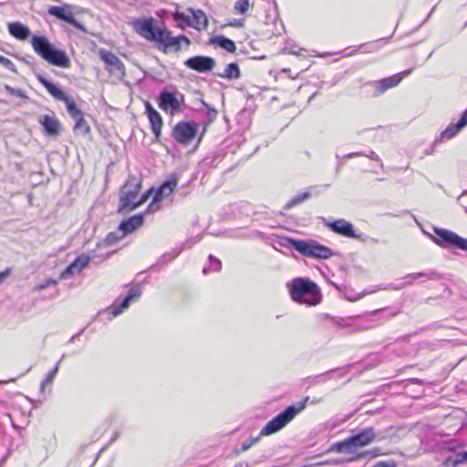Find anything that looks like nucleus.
<instances>
[{
    "label": "nucleus",
    "mask_w": 467,
    "mask_h": 467,
    "mask_svg": "<svg viewBox=\"0 0 467 467\" xmlns=\"http://www.w3.org/2000/svg\"><path fill=\"white\" fill-rule=\"evenodd\" d=\"M140 179L136 176H130L119 192V213H130L147 201L152 190L143 194H140Z\"/></svg>",
    "instance_id": "1"
},
{
    "label": "nucleus",
    "mask_w": 467,
    "mask_h": 467,
    "mask_svg": "<svg viewBox=\"0 0 467 467\" xmlns=\"http://www.w3.org/2000/svg\"><path fill=\"white\" fill-rule=\"evenodd\" d=\"M291 299L298 304L316 306L322 296L317 285L308 278L296 277L286 284Z\"/></svg>",
    "instance_id": "2"
},
{
    "label": "nucleus",
    "mask_w": 467,
    "mask_h": 467,
    "mask_svg": "<svg viewBox=\"0 0 467 467\" xmlns=\"http://www.w3.org/2000/svg\"><path fill=\"white\" fill-rule=\"evenodd\" d=\"M31 44L35 52L48 63L64 68L69 67L70 61L66 53L55 48L46 36H34Z\"/></svg>",
    "instance_id": "3"
},
{
    "label": "nucleus",
    "mask_w": 467,
    "mask_h": 467,
    "mask_svg": "<svg viewBox=\"0 0 467 467\" xmlns=\"http://www.w3.org/2000/svg\"><path fill=\"white\" fill-rule=\"evenodd\" d=\"M310 398L305 397L302 400L296 404L286 407L283 411L277 414L275 418L269 420L266 425L261 430L260 435H271L282 430L287 425L298 413L303 411Z\"/></svg>",
    "instance_id": "4"
},
{
    "label": "nucleus",
    "mask_w": 467,
    "mask_h": 467,
    "mask_svg": "<svg viewBox=\"0 0 467 467\" xmlns=\"http://www.w3.org/2000/svg\"><path fill=\"white\" fill-rule=\"evenodd\" d=\"M435 236L429 234L431 240L439 246L445 249H460L467 251V239L456 233L439 227H434Z\"/></svg>",
    "instance_id": "5"
},
{
    "label": "nucleus",
    "mask_w": 467,
    "mask_h": 467,
    "mask_svg": "<svg viewBox=\"0 0 467 467\" xmlns=\"http://www.w3.org/2000/svg\"><path fill=\"white\" fill-rule=\"evenodd\" d=\"M325 226L327 227L330 231L345 237L357 239L363 243L372 242L374 244H378L377 239L371 238L363 234H357L353 224L344 219H338L333 222H326Z\"/></svg>",
    "instance_id": "6"
},
{
    "label": "nucleus",
    "mask_w": 467,
    "mask_h": 467,
    "mask_svg": "<svg viewBox=\"0 0 467 467\" xmlns=\"http://www.w3.org/2000/svg\"><path fill=\"white\" fill-rule=\"evenodd\" d=\"M184 104V97L177 90L169 91L164 89L160 92L158 97L159 108L165 111L174 114L181 110L182 106Z\"/></svg>",
    "instance_id": "7"
},
{
    "label": "nucleus",
    "mask_w": 467,
    "mask_h": 467,
    "mask_svg": "<svg viewBox=\"0 0 467 467\" xmlns=\"http://www.w3.org/2000/svg\"><path fill=\"white\" fill-rule=\"evenodd\" d=\"M299 253L306 257L327 259L333 255L332 250L320 244L318 242L309 239L303 240L302 244H298Z\"/></svg>",
    "instance_id": "8"
},
{
    "label": "nucleus",
    "mask_w": 467,
    "mask_h": 467,
    "mask_svg": "<svg viewBox=\"0 0 467 467\" xmlns=\"http://www.w3.org/2000/svg\"><path fill=\"white\" fill-rule=\"evenodd\" d=\"M198 124L193 121H180L172 130L174 140L182 145H188L196 136Z\"/></svg>",
    "instance_id": "9"
},
{
    "label": "nucleus",
    "mask_w": 467,
    "mask_h": 467,
    "mask_svg": "<svg viewBox=\"0 0 467 467\" xmlns=\"http://www.w3.org/2000/svg\"><path fill=\"white\" fill-rule=\"evenodd\" d=\"M99 57L106 65V69L114 77L121 79L125 77V67L122 61L112 52L101 49Z\"/></svg>",
    "instance_id": "10"
},
{
    "label": "nucleus",
    "mask_w": 467,
    "mask_h": 467,
    "mask_svg": "<svg viewBox=\"0 0 467 467\" xmlns=\"http://www.w3.org/2000/svg\"><path fill=\"white\" fill-rule=\"evenodd\" d=\"M155 19L153 17L140 18L134 21L133 26L135 31L147 40H157V35L161 29L154 26Z\"/></svg>",
    "instance_id": "11"
},
{
    "label": "nucleus",
    "mask_w": 467,
    "mask_h": 467,
    "mask_svg": "<svg viewBox=\"0 0 467 467\" xmlns=\"http://www.w3.org/2000/svg\"><path fill=\"white\" fill-rule=\"evenodd\" d=\"M420 277H425L429 280H436L440 278V275L434 270L409 274L403 277V282L389 284L382 289L400 290L408 285H411L416 279Z\"/></svg>",
    "instance_id": "12"
},
{
    "label": "nucleus",
    "mask_w": 467,
    "mask_h": 467,
    "mask_svg": "<svg viewBox=\"0 0 467 467\" xmlns=\"http://www.w3.org/2000/svg\"><path fill=\"white\" fill-rule=\"evenodd\" d=\"M184 65L197 72L206 73L213 70L215 66V60L211 57L195 56L188 58Z\"/></svg>",
    "instance_id": "13"
},
{
    "label": "nucleus",
    "mask_w": 467,
    "mask_h": 467,
    "mask_svg": "<svg viewBox=\"0 0 467 467\" xmlns=\"http://www.w3.org/2000/svg\"><path fill=\"white\" fill-rule=\"evenodd\" d=\"M48 14L63 20L69 25L73 26L75 28L83 29L82 25L76 20L73 12L71 11L68 5L64 6H51L48 9Z\"/></svg>",
    "instance_id": "14"
},
{
    "label": "nucleus",
    "mask_w": 467,
    "mask_h": 467,
    "mask_svg": "<svg viewBox=\"0 0 467 467\" xmlns=\"http://www.w3.org/2000/svg\"><path fill=\"white\" fill-rule=\"evenodd\" d=\"M465 126H467V109L462 114L457 123L450 124L441 135L435 139L434 144L441 142L443 140H451L455 137Z\"/></svg>",
    "instance_id": "15"
},
{
    "label": "nucleus",
    "mask_w": 467,
    "mask_h": 467,
    "mask_svg": "<svg viewBox=\"0 0 467 467\" xmlns=\"http://www.w3.org/2000/svg\"><path fill=\"white\" fill-rule=\"evenodd\" d=\"M144 106L145 113L147 114L150 120L152 133L154 134L156 140H159L163 125L162 118L149 101H145Z\"/></svg>",
    "instance_id": "16"
},
{
    "label": "nucleus",
    "mask_w": 467,
    "mask_h": 467,
    "mask_svg": "<svg viewBox=\"0 0 467 467\" xmlns=\"http://www.w3.org/2000/svg\"><path fill=\"white\" fill-rule=\"evenodd\" d=\"M141 295V290L140 286L131 287L127 296L122 300V302L118 305V301H116L110 307L111 315L113 317H117L121 314L125 309H127L130 304V302L138 299Z\"/></svg>",
    "instance_id": "17"
},
{
    "label": "nucleus",
    "mask_w": 467,
    "mask_h": 467,
    "mask_svg": "<svg viewBox=\"0 0 467 467\" xmlns=\"http://www.w3.org/2000/svg\"><path fill=\"white\" fill-rule=\"evenodd\" d=\"M377 439V432L374 428L368 427L361 430L358 433L350 436L356 449L367 446Z\"/></svg>",
    "instance_id": "18"
},
{
    "label": "nucleus",
    "mask_w": 467,
    "mask_h": 467,
    "mask_svg": "<svg viewBox=\"0 0 467 467\" xmlns=\"http://www.w3.org/2000/svg\"><path fill=\"white\" fill-rule=\"evenodd\" d=\"M175 20L187 22L189 26L198 30L205 28L207 26V17L202 11L192 13V17H186L183 14L176 13Z\"/></svg>",
    "instance_id": "19"
},
{
    "label": "nucleus",
    "mask_w": 467,
    "mask_h": 467,
    "mask_svg": "<svg viewBox=\"0 0 467 467\" xmlns=\"http://www.w3.org/2000/svg\"><path fill=\"white\" fill-rule=\"evenodd\" d=\"M411 69H407L391 77L382 78L380 80L374 82V86L379 93H383L387 89L399 85L402 78L404 77L409 76L411 73Z\"/></svg>",
    "instance_id": "20"
},
{
    "label": "nucleus",
    "mask_w": 467,
    "mask_h": 467,
    "mask_svg": "<svg viewBox=\"0 0 467 467\" xmlns=\"http://www.w3.org/2000/svg\"><path fill=\"white\" fill-rule=\"evenodd\" d=\"M90 257L86 254L78 256L66 269L60 274V279H67L68 276L79 274L89 264Z\"/></svg>",
    "instance_id": "21"
},
{
    "label": "nucleus",
    "mask_w": 467,
    "mask_h": 467,
    "mask_svg": "<svg viewBox=\"0 0 467 467\" xmlns=\"http://www.w3.org/2000/svg\"><path fill=\"white\" fill-rule=\"evenodd\" d=\"M181 40H184L189 43V39L185 36H172L170 31L165 28H161L157 35L156 42L161 43L166 47H175L176 49H179Z\"/></svg>",
    "instance_id": "22"
},
{
    "label": "nucleus",
    "mask_w": 467,
    "mask_h": 467,
    "mask_svg": "<svg viewBox=\"0 0 467 467\" xmlns=\"http://www.w3.org/2000/svg\"><path fill=\"white\" fill-rule=\"evenodd\" d=\"M143 223L144 213L136 214L122 221L119 226V229L122 232V237L140 228Z\"/></svg>",
    "instance_id": "23"
},
{
    "label": "nucleus",
    "mask_w": 467,
    "mask_h": 467,
    "mask_svg": "<svg viewBox=\"0 0 467 467\" xmlns=\"http://www.w3.org/2000/svg\"><path fill=\"white\" fill-rule=\"evenodd\" d=\"M179 177L177 174H171L160 188L156 191L155 196L159 197L161 201L172 194L178 185Z\"/></svg>",
    "instance_id": "24"
},
{
    "label": "nucleus",
    "mask_w": 467,
    "mask_h": 467,
    "mask_svg": "<svg viewBox=\"0 0 467 467\" xmlns=\"http://www.w3.org/2000/svg\"><path fill=\"white\" fill-rule=\"evenodd\" d=\"M371 312L378 327L398 316L400 310L397 307H384Z\"/></svg>",
    "instance_id": "25"
},
{
    "label": "nucleus",
    "mask_w": 467,
    "mask_h": 467,
    "mask_svg": "<svg viewBox=\"0 0 467 467\" xmlns=\"http://www.w3.org/2000/svg\"><path fill=\"white\" fill-rule=\"evenodd\" d=\"M38 121L44 127L48 135L55 136L59 133L60 124L55 116L41 115Z\"/></svg>",
    "instance_id": "26"
},
{
    "label": "nucleus",
    "mask_w": 467,
    "mask_h": 467,
    "mask_svg": "<svg viewBox=\"0 0 467 467\" xmlns=\"http://www.w3.org/2000/svg\"><path fill=\"white\" fill-rule=\"evenodd\" d=\"M36 78L56 99L61 101L66 100V98L67 97L66 93L54 83L47 80L41 74H37Z\"/></svg>",
    "instance_id": "27"
},
{
    "label": "nucleus",
    "mask_w": 467,
    "mask_h": 467,
    "mask_svg": "<svg viewBox=\"0 0 467 467\" xmlns=\"http://www.w3.org/2000/svg\"><path fill=\"white\" fill-rule=\"evenodd\" d=\"M354 331L368 330L376 327V319L372 316V312L363 317H355Z\"/></svg>",
    "instance_id": "28"
},
{
    "label": "nucleus",
    "mask_w": 467,
    "mask_h": 467,
    "mask_svg": "<svg viewBox=\"0 0 467 467\" xmlns=\"http://www.w3.org/2000/svg\"><path fill=\"white\" fill-rule=\"evenodd\" d=\"M8 30L11 36L19 40L26 39L30 34L29 28L20 22L9 23Z\"/></svg>",
    "instance_id": "29"
},
{
    "label": "nucleus",
    "mask_w": 467,
    "mask_h": 467,
    "mask_svg": "<svg viewBox=\"0 0 467 467\" xmlns=\"http://www.w3.org/2000/svg\"><path fill=\"white\" fill-rule=\"evenodd\" d=\"M329 451H334L337 453H354L357 449L352 441H350V437L333 443L329 450Z\"/></svg>",
    "instance_id": "30"
},
{
    "label": "nucleus",
    "mask_w": 467,
    "mask_h": 467,
    "mask_svg": "<svg viewBox=\"0 0 467 467\" xmlns=\"http://www.w3.org/2000/svg\"><path fill=\"white\" fill-rule=\"evenodd\" d=\"M219 77L227 79H236L240 77V69L236 63H230L226 66L223 73L218 74Z\"/></svg>",
    "instance_id": "31"
},
{
    "label": "nucleus",
    "mask_w": 467,
    "mask_h": 467,
    "mask_svg": "<svg viewBox=\"0 0 467 467\" xmlns=\"http://www.w3.org/2000/svg\"><path fill=\"white\" fill-rule=\"evenodd\" d=\"M303 240H297L291 237L280 236L277 239V244L285 248H294L299 253L298 244H302Z\"/></svg>",
    "instance_id": "32"
},
{
    "label": "nucleus",
    "mask_w": 467,
    "mask_h": 467,
    "mask_svg": "<svg viewBox=\"0 0 467 467\" xmlns=\"http://www.w3.org/2000/svg\"><path fill=\"white\" fill-rule=\"evenodd\" d=\"M310 197L311 193L309 192H301L291 198L285 205V209L289 210L296 205H299L303 202L308 200Z\"/></svg>",
    "instance_id": "33"
},
{
    "label": "nucleus",
    "mask_w": 467,
    "mask_h": 467,
    "mask_svg": "<svg viewBox=\"0 0 467 467\" xmlns=\"http://www.w3.org/2000/svg\"><path fill=\"white\" fill-rule=\"evenodd\" d=\"M213 42L215 44H217L219 47H221L222 48H223L226 51L231 52V53L234 52L236 49L234 42L225 36H216L214 38Z\"/></svg>",
    "instance_id": "34"
},
{
    "label": "nucleus",
    "mask_w": 467,
    "mask_h": 467,
    "mask_svg": "<svg viewBox=\"0 0 467 467\" xmlns=\"http://www.w3.org/2000/svg\"><path fill=\"white\" fill-rule=\"evenodd\" d=\"M333 374H336L337 378H342L345 376L346 373L344 369H331L327 372L316 376L314 379L317 383L324 382L332 379Z\"/></svg>",
    "instance_id": "35"
},
{
    "label": "nucleus",
    "mask_w": 467,
    "mask_h": 467,
    "mask_svg": "<svg viewBox=\"0 0 467 467\" xmlns=\"http://www.w3.org/2000/svg\"><path fill=\"white\" fill-rule=\"evenodd\" d=\"M331 320L338 327L350 328V330L354 332L355 317H332Z\"/></svg>",
    "instance_id": "36"
},
{
    "label": "nucleus",
    "mask_w": 467,
    "mask_h": 467,
    "mask_svg": "<svg viewBox=\"0 0 467 467\" xmlns=\"http://www.w3.org/2000/svg\"><path fill=\"white\" fill-rule=\"evenodd\" d=\"M67 106V112L69 115L76 119L81 115H83V112L77 107L75 101L70 99L69 97L66 98V100H63Z\"/></svg>",
    "instance_id": "37"
},
{
    "label": "nucleus",
    "mask_w": 467,
    "mask_h": 467,
    "mask_svg": "<svg viewBox=\"0 0 467 467\" xmlns=\"http://www.w3.org/2000/svg\"><path fill=\"white\" fill-rule=\"evenodd\" d=\"M74 119L76 121L75 126H74L75 130H78L82 134H87L89 132L90 128H89L88 122L85 120L83 115L78 117Z\"/></svg>",
    "instance_id": "38"
},
{
    "label": "nucleus",
    "mask_w": 467,
    "mask_h": 467,
    "mask_svg": "<svg viewBox=\"0 0 467 467\" xmlns=\"http://www.w3.org/2000/svg\"><path fill=\"white\" fill-rule=\"evenodd\" d=\"M161 200L159 199V197L154 195L153 201L149 204L146 211L143 213L144 215L146 213H152L159 211L161 208Z\"/></svg>",
    "instance_id": "39"
},
{
    "label": "nucleus",
    "mask_w": 467,
    "mask_h": 467,
    "mask_svg": "<svg viewBox=\"0 0 467 467\" xmlns=\"http://www.w3.org/2000/svg\"><path fill=\"white\" fill-rule=\"evenodd\" d=\"M249 8V0H238L234 5V9L239 14H245Z\"/></svg>",
    "instance_id": "40"
},
{
    "label": "nucleus",
    "mask_w": 467,
    "mask_h": 467,
    "mask_svg": "<svg viewBox=\"0 0 467 467\" xmlns=\"http://www.w3.org/2000/svg\"><path fill=\"white\" fill-rule=\"evenodd\" d=\"M57 284V280L48 278V279H46L45 281L39 283L38 285H36L34 287V290L41 291V290L46 289L47 287L51 286V285L56 287Z\"/></svg>",
    "instance_id": "41"
},
{
    "label": "nucleus",
    "mask_w": 467,
    "mask_h": 467,
    "mask_svg": "<svg viewBox=\"0 0 467 467\" xmlns=\"http://www.w3.org/2000/svg\"><path fill=\"white\" fill-rule=\"evenodd\" d=\"M181 251H182V249H175V250L171 251V253L164 254L161 257V261L163 264L171 262L173 259H175L181 254Z\"/></svg>",
    "instance_id": "42"
},
{
    "label": "nucleus",
    "mask_w": 467,
    "mask_h": 467,
    "mask_svg": "<svg viewBox=\"0 0 467 467\" xmlns=\"http://www.w3.org/2000/svg\"><path fill=\"white\" fill-rule=\"evenodd\" d=\"M58 365H59V362L55 366L54 368H52L46 376V379H44V381L42 382V386L46 385V384H51L58 371Z\"/></svg>",
    "instance_id": "43"
},
{
    "label": "nucleus",
    "mask_w": 467,
    "mask_h": 467,
    "mask_svg": "<svg viewBox=\"0 0 467 467\" xmlns=\"http://www.w3.org/2000/svg\"><path fill=\"white\" fill-rule=\"evenodd\" d=\"M0 64L4 66L5 68L9 69L10 71L16 73V67L15 64L7 57L4 56H0Z\"/></svg>",
    "instance_id": "44"
},
{
    "label": "nucleus",
    "mask_w": 467,
    "mask_h": 467,
    "mask_svg": "<svg viewBox=\"0 0 467 467\" xmlns=\"http://www.w3.org/2000/svg\"><path fill=\"white\" fill-rule=\"evenodd\" d=\"M5 89L10 95H13V96H16V97H18V98H26V96L25 95V93H24V91L22 89L15 88H12V87H10L8 85L5 86Z\"/></svg>",
    "instance_id": "45"
},
{
    "label": "nucleus",
    "mask_w": 467,
    "mask_h": 467,
    "mask_svg": "<svg viewBox=\"0 0 467 467\" xmlns=\"http://www.w3.org/2000/svg\"><path fill=\"white\" fill-rule=\"evenodd\" d=\"M209 260H210L211 267L214 271H219L221 269V261L219 259L215 258L214 256H213L211 254L209 256Z\"/></svg>",
    "instance_id": "46"
},
{
    "label": "nucleus",
    "mask_w": 467,
    "mask_h": 467,
    "mask_svg": "<svg viewBox=\"0 0 467 467\" xmlns=\"http://www.w3.org/2000/svg\"><path fill=\"white\" fill-rule=\"evenodd\" d=\"M259 441V437L250 439L248 441H245L242 443V451H247L252 445L256 443Z\"/></svg>",
    "instance_id": "47"
},
{
    "label": "nucleus",
    "mask_w": 467,
    "mask_h": 467,
    "mask_svg": "<svg viewBox=\"0 0 467 467\" xmlns=\"http://www.w3.org/2000/svg\"><path fill=\"white\" fill-rule=\"evenodd\" d=\"M119 236L116 233H109L105 241L109 244H112L114 243H116L118 240H119Z\"/></svg>",
    "instance_id": "48"
},
{
    "label": "nucleus",
    "mask_w": 467,
    "mask_h": 467,
    "mask_svg": "<svg viewBox=\"0 0 467 467\" xmlns=\"http://www.w3.org/2000/svg\"><path fill=\"white\" fill-rule=\"evenodd\" d=\"M10 275V269L6 268L5 270L0 272V285L4 283V281Z\"/></svg>",
    "instance_id": "49"
},
{
    "label": "nucleus",
    "mask_w": 467,
    "mask_h": 467,
    "mask_svg": "<svg viewBox=\"0 0 467 467\" xmlns=\"http://www.w3.org/2000/svg\"><path fill=\"white\" fill-rule=\"evenodd\" d=\"M343 462H344V461L340 460V459H335V460H330V461L326 462V463H327V464H334V465H338Z\"/></svg>",
    "instance_id": "50"
},
{
    "label": "nucleus",
    "mask_w": 467,
    "mask_h": 467,
    "mask_svg": "<svg viewBox=\"0 0 467 467\" xmlns=\"http://www.w3.org/2000/svg\"><path fill=\"white\" fill-rule=\"evenodd\" d=\"M373 467H395L393 464H389V463H387V462H378L376 465H374Z\"/></svg>",
    "instance_id": "51"
},
{
    "label": "nucleus",
    "mask_w": 467,
    "mask_h": 467,
    "mask_svg": "<svg viewBox=\"0 0 467 467\" xmlns=\"http://www.w3.org/2000/svg\"><path fill=\"white\" fill-rule=\"evenodd\" d=\"M370 160H373V161H379V156L374 152V151H370V153L368 155H367Z\"/></svg>",
    "instance_id": "52"
},
{
    "label": "nucleus",
    "mask_w": 467,
    "mask_h": 467,
    "mask_svg": "<svg viewBox=\"0 0 467 467\" xmlns=\"http://www.w3.org/2000/svg\"><path fill=\"white\" fill-rule=\"evenodd\" d=\"M216 115H217V111L215 109H212L209 113H208V117L209 119H213L216 118Z\"/></svg>",
    "instance_id": "53"
},
{
    "label": "nucleus",
    "mask_w": 467,
    "mask_h": 467,
    "mask_svg": "<svg viewBox=\"0 0 467 467\" xmlns=\"http://www.w3.org/2000/svg\"><path fill=\"white\" fill-rule=\"evenodd\" d=\"M84 329L80 330L78 334H75L74 336H72L69 339V342H73L76 340L77 337H79V335H81V333L83 332Z\"/></svg>",
    "instance_id": "54"
},
{
    "label": "nucleus",
    "mask_w": 467,
    "mask_h": 467,
    "mask_svg": "<svg viewBox=\"0 0 467 467\" xmlns=\"http://www.w3.org/2000/svg\"><path fill=\"white\" fill-rule=\"evenodd\" d=\"M234 467H249V464H248V462H244L237 463Z\"/></svg>",
    "instance_id": "55"
},
{
    "label": "nucleus",
    "mask_w": 467,
    "mask_h": 467,
    "mask_svg": "<svg viewBox=\"0 0 467 467\" xmlns=\"http://www.w3.org/2000/svg\"><path fill=\"white\" fill-rule=\"evenodd\" d=\"M464 195H467V190H465V191H463V192H462V194L458 197V201L460 202V201H461V199H462V196H464Z\"/></svg>",
    "instance_id": "56"
},
{
    "label": "nucleus",
    "mask_w": 467,
    "mask_h": 467,
    "mask_svg": "<svg viewBox=\"0 0 467 467\" xmlns=\"http://www.w3.org/2000/svg\"><path fill=\"white\" fill-rule=\"evenodd\" d=\"M358 155H360L358 152H353V153H349L348 155V157L351 158V157H355V156H358Z\"/></svg>",
    "instance_id": "57"
},
{
    "label": "nucleus",
    "mask_w": 467,
    "mask_h": 467,
    "mask_svg": "<svg viewBox=\"0 0 467 467\" xmlns=\"http://www.w3.org/2000/svg\"><path fill=\"white\" fill-rule=\"evenodd\" d=\"M118 435H119V434L116 432V433L114 434V436L112 437V439L110 440V441H115V440L118 438Z\"/></svg>",
    "instance_id": "58"
},
{
    "label": "nucleus",
    "mask_w": 467,
    "mask_h": 467,
    "mask_svg": "<svg viewBox=\"0 0 467 467\" xmlns=\"http://www.w3.org/2000/svg\"><path fill=\"white\" fill-rule=\"evenodd\" d=\"M208 271H209V268H207V267H204V268L202 269V273H203L204 275H206V274L208 273Z\"/></svg>",
    "instance_id": "59"
},
{
    "label": "nucleus",
    "mask_w": 467,
    "mask_h": 467,
    "mask_svg": "<svg viewBox=\"0 0 467 467\" xmlns=\"http://www.w3.org/2000/svg\"><path fill=\"white\" fill-rule=\"evenodd\" d=\"M433 10H434V8H432L431 11H430L428 17L432 14Z\"/></svg>",
    "instance_id": "60"
},
{
    "label": "nucleus",
    "mask_w": 467,
    "mask_h": 467,
    "mask_svg": "<svg viewBox=\"0 0 467 467\" xmlns=\"http://www.w3.org/2000/svg\"><path fill=\"white\" fill-rule=\"evenodd\" d=\"M463 209L467 213V206H463Z\"/></svg>",
    "instance_id": "61"
}]
</instances>
